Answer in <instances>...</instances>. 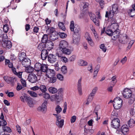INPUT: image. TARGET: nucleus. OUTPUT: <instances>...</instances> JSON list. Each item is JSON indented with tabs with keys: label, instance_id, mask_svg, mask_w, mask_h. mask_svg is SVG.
Returning a JSON list of instances; mask_svg holds the SVG:
<instances>
[{
	"label": "nucleus",
	"instance_id": "nucleus-12",
	"mask_svg": "<svg viewBox=\"0 0 135 135\" xmlns=\"http://www.w3.org/2000/svg\"><path fill=\"white\" fill-rule=\"evenodd\" d=\"M77 89L79 94L81 95L83 94L82 89L81 78H80L77 83Z\"/></svg>",
	"mask_w": 135,
	"mask_h": 135
},
{
	"label": "nucleus",
	"instance_id": "nucleus-49",
	"mask_svg": "<svg viewBox=\"0 0 135 135\" xmlns=\"http://www.w3.org/2000/svg\"><path fill=\"white\" fill-rule=\"evenodd\" d=\"M94 95L90 93L88 96L87 100L90 102H91L93 100Z\"/></svg>",
	"mask_w": 135,
	"mask_h": 135
},
{
	"label": "nucleus",
	"instance_id": "nucleus-11",
	"mask_svg": "<svg viewBox=\"0 0 135 135\" xmlns=\"http://www.w3.org/2000/svg\"><path fill=\"white\" fill-rule=\"evenodd\" d=\"M47 101H45L38 108V110L44 113L47 110Z\"/></svg>",
	"mask_w": 135,
	"mask_h": 135
},
{
	"label": "nucleus",
	"instance_id": "nucleus-42",
	"mask_svg": "<svg viewBox=\"0 0 135 135\" xmlns=\"http://www.w3.org/2000/svg\"><path fill=\"white\" fill-rule=\"evenodd\" d=\"M62 110L61 108L59 105L57 106L55 108V111L57 113L56 114H58Z\"/></svg>",
	"mask_w": 135,
	"mask_h": 135
},
{
	"label": "nucleus",
	"instance_id": "nucleus-1",
	"mask_svg": "<svg viewBox=\"0 0 135 135\" xmlns=\"http://www.w3.org/2000/svg\"><path fill=\"white\" fill-rule=\"evenodd\" d=\"M112 9L109 11H106L105 17H112L114 16L115 13L118 12V6L117 4H114L112 6Z\"/></svg>",
	"mask_w": 135,
	"mask_h": 135
},
{
	"label": "nucleus",
	"instance_id": "nucleus-54",
	"mask_svg": "<svg viewBox=\"0 0 135 135\" xmlns=\"http://www.w3.org/2000/svg\"><path fill=\"white\" fill-rule=\"evenodd\" d=\"M57 77L58 79L60 81H62L63 80V76L60 74H59L57 75Z\"/></svg>",
	"mask_w": 135,
	"mask_h": 135
},
{
	"label": "nucleus",
	"instance_id": "nucleus-36",
	"mask_svg": "<svg viewBox=\"0 0 135 135\" xmlns=\"http://www.w3.org/2000/svg\"><path fill=\"white\" fill-rule=\"evenodd\" d=\"M129 98V99L128 100V103L129 104H133L135 100V95H133Z\"/></svg>",
	"mask_w": 135,
	"mask_h": 135
},
{
	"label": "nucleus",
	"instance_id": "nucleus-38",
	"mask_svg": "<svg viewBox=\"0 0 135 135\" xmlns=\"http://www.w3.org/2000/svg\"><path fill=\"white\" fill-rule=\"evenodd\" d=\"M29 66L28 68H26V71L28 73H32L34 70V68L30 66Z\"/></svg>",
	"mask_w": 135,
	"mask_h": 135
},
{
	"label": "nucleus",
	"instance_id": "nucleus-57",
	"mask_svg": "<svg viewBox=\"0 0 135 135\" xmlns=\"http://www.w3.org/2000/svg\"><path fill=\"white\" fill-rule=\"evenodd\" d=\"M76 56L75 55H73L71 56L69 58V61L70 62L74 61L76 58Z\"/></svg>",
	"mask_w": 135,
	"mask_h": 135
},
{
	"label": "nucleus",
	"instance_id": "nucleus-59",
	"mask_svg": "<svg viewBox=\"0 0 135 135\" xmlns=\"http://www.w3.org/2000/svg\"><path fill=\"white\" fill-rule=\"evenodd\" d=\"M117 115V113L114 111H113L112 112V114L111 115V118L112 119H113L114 118H115V117H114L116 116V117Z\"/></svg>",
	"mask_w": 135,
	"mask_h": 135
},
{
	"label": "nucleus",
	"instance_id": "nucleus-55",
	"mask_svg": "<svg viewBox=\"0 0 135 135\" xmlns=\"http://www.w3.org/2000/svg\"><path fill=\"white\" fill-rule=\"evenodd\" d=\"M89 16L91 19L93 21V20L95 19V18H96L95 15L92 13H89Z\"/></svg>",
	"mask_w": 135,
	"mask_h": 135
},
{
	"label": "nucleus",
	"instance_id": "nucleus-20",
	"mask_svg": "<svg viewBox=\"0 0 135 135\" xmlns=\"http://www.w3.org/2000/svg\"><path fill=\"white\" fill-rule=\"evenodd\" d=\"M48 54L47 50H44L41 51V57L42 59L43 60L46 59L47 56Z\"/></svg>",
	"mask_w": 135,
	"mask_h": 135
},
{
	"label": "nucleus",
	"instance_id": "nucleus-51",
	"mask_svg": "<svg viewBox=\"0 0 135 135\" xmlns=\"http://www.w3.org/2000/svg\"><path fill=\"white\" fill-rule=\"evenodd\" d=\"M3 30L5 33H7L8 31L9 28L8 27V25H4L3 28Z\"/></svg>",
	"mask_w": 135,
	"mask_h": 135
},
{
	"label": "nucleus",
	"instance_id": "nucleus-56",
	"mask_svg": "<svg viewBox=\"0 0 135 135\" xmlns=\"http://www.w3.org/2000/svg\"><path fill=\"white\" fill-rule=\"evenodd\" d=\"M80 37H77L76 38H75L73 39V42L76 44H78L80 40Z\"/></svg>",
	"mask_w": 135,
	"mask_h": 135
},
{
	"label": "nucleus",
	"instance_id": "nucleus-62",
	"mask_svg": "<svg viewBox=\"0 0 135 135\" xmlns=\"http://www.w3.org/2000/svg\"><path fill=\"white\" fill-rule=\"evenodd\" d=\"M1 126H4L7 125V123L5 120L4 119L1 120Z\"/></svg>",
	"mask_w": 135,
	"mask_h": 135
},
{
	"label": "nucleus",
	"instance_id": "nucleus-32",
	"mask_svg": "<svg viewBox=\"0 0 135 135\" xmlns=\"http://www.w3.org/2000/svg\"><path fill=\"white\" fill-rule=\"evenodd\" d=\"M105 33L107 35L109 36L113 35L115 34V33L113 32L110 28V29H108L105 31Z\"/></svg>",
	"mask_w": 135,
	"mask_h": 135
},
{
	"label": "nucleus",
	"instance_id": "nucleus-7",
	"mask_svg": "<svg viewBox=\"0 0 135 135\" xmlns=\"http://www.w3.org/2000/svg\"><path fill=\"white\" fill-rule=\"evenodd\" d=\"M63 93L61 91L59 92L56 94L52 96L55 100L57 103L59 102L62 99Z\"/></svg>",
	"mask_w": 135,
	"mask_h": 135
},
{
	"label": "nucleus",
	"instance_id": "nucleus-35",
	"mask_svg": "<svg viewBox=\"0 0 135 135\" xmlns=\"http://www.w3.org/2000/svg\"><path fill=\"white\" fill-rule=\"evenodd\" d=\"M117 82V80L116 76H114L112 77V81L111 82V85H113V86H114Z\"/></svg>",
	"mask_w": 135,
	"mask_h": 135
},
{
	"label": "nucleus",
	"instance_id": "nucleus-40",
	"mask_svg": "<svg viewBox=\"0 0 135 135\" xmlns=\"http://www.w3.org/2000/svg\"><path fill=\"white\" fill-rule=\"evenodd\" d=\"M61 70L62 73L64 74H66L67 72V70L66 67L64 66L62 67Z\"/></svg>",
	"mask_w": 135,
	"mask_h": 135
},
{
	"label": "nucleus",
	"instance_id": "nucleus-2",
	"mask_svg": "<svg viewBox=\"0 0 135 135\" xmlns=\"http://www.w3.org/2000/svg\"><path fill=\"white\" fill-rule=\"evenodd\" d=\"M123 101L119 97H116L114 100L113 106L114 108L118 109L120 108L122 106Z\"/></svg>",
	"mask_w": 135,
	"mask_h": 135
},
{
	"label": "nucleus",
	"instance_id": "nucleus-43",
	"mask_svg": "<svg viewBox=\"0 0 135 135\" xmlns=\"http://www.w3.org/2000/svg\"><path fill=\"white\" fill-rule=\"evenodd\" d=\"M58 26L59 28L62 30L64 31L65 30V28L63 22H59L58 23Z\"/></svg>",
	"mask_w": 135,
	"mask_h": 135
},
{
	"label": "nucleus",
	"instance_id": "nucleus-25",
	"mask_svg": "<svg viewBox=\"0 0 135 135\" xmlns=\"http://www.w3.org/2000/svg\"><path fill=\"white\" fill-rule=\"evenodd\" d=\"M46 48L45 44L41 43L40 44L37 46L38 49L42 51L43 50H44V49Z\"/></svg>",
	"mask_w": 135,
	"mask_h": 135
},
{
	"label": "nucleus",
	"instance_id": "nucleus-21",
	"mask_svg": "<svg viewBox=\"0 0 135 135\" xmlns=\"http://www.w3.org/2000/svg\"><path fill=\"white\" fill-rule=\"evenodd\" d=\"M97 13V15L98 16V18H95V19L93 20V22L95 23L97 26H99V19L100 18L101 16H100V12H98Z\"/></svg>",
	"mask_w": 135,
	"mask_h": 135
},
{
	"label": "nucleus",
	"instance_id": "nucleus-61",
	"mask_svg": "<svg viewBox=\"0 0 135 135\" xmlns=\"http://www.w3.org/2000/svg\"><path fill=\"white\" fill-rule=\"evenodd\" d=\"M59 33L60 37L61 38H64L66 37V34L64 33L60 32Z\"/></svg>",
	"mask_w": 135,
	"mask_h": 135
},
{
	"label": "nucleus",
	"instance_id": "nucleus-63",
	"mask_svg": "<svg viewBox=\"0 0 135 135\" xmlns=\"http://www.w3.org/2000/svg\"><path fill=\"white\" fill-rule=\"evenodd\" d=\"M61 60L65 63H66L68 61V59L65 57L62 56L61 58Z\"/></svg>",
	"mask_w": 135,
	"mask_h": 135
},
{
	"label": "nucleus",
	"instance_id": "nucleus-27",
	"mask_svg": "<svg viewBox=\"0 0 135 135\" xmlns=\"http://www.w3.org/2000/svg\"><path fill=\"white\" fill-rule=\"evenodd\" d=\"M128 124L129 127H133L135 126V121L133 119H130L128 121Z\"/></svg>",
	"mask_w": 135,
	"mask_h": 135
},
{
	"label": "nucleus",
	"instance_id": "nucleus-15",
	"mask_svg": "<svg viewBox=\"0 0 135 135\" xmlns=\"http://www.w3.org/2000/svg\"><path fill=\"white\" fill-rule=\"evenodd\" d=\"M118 26L117 23H115L113 24H111L110 26V28L115 33H116V36H117L119 33V32L117 31Z\"/></svg>",
	"mask_w": 135,
	"mask_h": 135
},
{
	"label": "nucleus",
	"instance_id": "nucleus-16",
	"mask_svg": "<svg viewBox=\"0 0 135 135\" xmlns=\"http://www.w3.org/2000/svg\"><path fill=\"white\" fill-rule=\"evenodd\" d=\"M31 64V61L28 58H25L22 61V65L25 68L30 66Z\"/></svg>",
	"mask_w": 135,
	"mask_h": 135
},
{
	"label": "nucleus",
	"instance_id": "nucleus-58",
	"mask_svg": "<svg viewBox=\"0 0 135 135\" xmlns=\"http://www.w3.org/2000/svg\"><path fill=\"white\" fill-rule=\"evenodd\" d=\"M76 119V117L75 115L72 116L71 117L70 121L71 123H73L74 122Z\"/></svg>",
	"mask_w": 135,
	"mask_h": 135
},
{
	"label": "nucleus",
	"instance_id": "nucleus-33",
	"mask_svg": "<svg viewBox=\"0 0 135 135\" xmlns=\"http://www.w3.org/2000/svg\"><path fill=\"white\" fill-rule=\"evenodd\" d=\"M48 90L50 93L52 94L55 93L57 91V89L53 87H50L49 88Z\"/></svg>",
	"mask_w": 135,
	"mask_h": 135
},
{
	"label": "nucleus",
	"instance_id": "nucleus-23",
	"mask_svg": "<svg viewBox=\"0 0 135 135\" xmlns=\"http://www.w3.org/2000/svg\"><path fill=\"white\" fill-rule=\"evenodd\" d=\"M63 53L67 55H69L71 54V50L67 48L63 49L60 50Z\"/></svg>",
	"mask_w": 135,
	"mask_h": 135
},
{
	"label": "nucleus",
	"instance_id": "nucleus-29",
	"mask_svg": "<svg viewBox=\"0 0 135 135\" xmlns=\"http://www.w3.org/2000/svg\"><path fill=\"white\" fill-rule=\"evenodd\" d=\"M42 43L45 44L48 41V35L46 34H44L41 40Z\"/></svg>",
	"mask_w": 135,
	"mask_h": 135
},
{
	"label": "nucleus",
	"instance_id": "nucleus-18",
	"mask_svg": "<svg viewBox=\"0 0 135 135\" xmlns=\"http://www.w3.org/2000/svg\"><path fill=\"white\" fill-rule=\"evenodd\" d=\"M24 98L25 100L27 102L28 106L31 107H33V104L31 98L27 96H25Z\"/></svg>",
	"mask_w": 135,
	"mask_h": 135
},
{
	"label": "nucleus",
	"instance_id": "nucleus-10",
	"mask_svg": "<svg viewBox=\"0 0 135 135\" xmlns=\"http://www.w3.org/2000/svg\"><path fill=\"white\" fill-rule=\"evenodd\" d=\"M129 131L128 126L126 125H123L122 126L121 128L119 129H118L116 131V133H118L121 132L124 134H126Z\"/></svg>",
	"mask_w": 135,
	"mask_h": 135
},
{
	"label": "nucleus",
	"instance_id": "nucleus-22",
	"mask_svg": "<svg viewBox=\"0 0 135 135\" xmlns=\"http://www.w3.org/2000/svg\"><path fill=\"white\" fill-rule=\"evenodd\" d=\"M46 48H47L48 50H50L53 48L54 44L52 41H48L45 44Z\"/></svg>",
	"mask_w": 135,
	"mask_h": 135
},
{
	"label": "nucleus",
	"instance_id": "nucleus-13",
	"mask_svg": "<svg viewBox=\"0 0 135 135\" xmlns=\"http://www.w3.org/2000/svg\"><path fill=\"white\" fill-rule=\"evenodd\" d=\"M3 41L2 45L3 47L8 49L11 48L12 45L11 42L10 41L3 39Z\"/></svg>",
	"mask_w": 135,
	"mask_h": 135
},
{
	"label": "nucleus",
	"instance_id": "nucleus-4",
	"mask_svg": "<svg viewBox=\"0 0 135 135\" xmlns=\"http://www.w3.org/2000/svg\"><path fill=\"white\" fill-rule=\"evenodd\" d=\"M53 115L55 116L56 118V124L59 128H62L64 125V120L61 119V116L60 115L56 114H53Z\"/></svg>",
	"mask_w": 135,
	"mask_h": 135
},
{
	"label": "nucleus",
	"instance_id": "nucleus-64",
	"mask_svg": "<svg viewBox=\"0 0 135 135\" xmlns=\"http://www.w3.org/2000/svg\"><path fill=\"white\" fill-rule=\"evenodd\" d=\"M85 37L87 40H89V39H91V38L90 36L89 33L88 32H86L85 33Z\"/></svg>",
	"mask_w": 135,
	"mask_h": 135
},
{
	"label": "nucleus",
	"instance_id": "nucleus-46",
	"mask_svg": "<svg viewBox=\"0 0 135 135\" xmlns=\"http://www.w3.org/2000/svg\"><path fill=\"white\" fill-rule=\"evenodd\" d=\"M4 79L5 81L7 83L10 82L12 80V78L9 76H5L4 77Z\"/></svg>",
	"mask_w": 135,
	"mask_h": 135
},
{
	"label": "nucleus",
	"instance_id": "nucleus-48",
	"mask_svg": "<svg viewBox=\"0 0 135 135\" xmlns=\"http://www.w3.org/2000/svg\"><path fill=\"white\" fill-rule=\"evenodd\" d=\"M98 88L97 87H95L93 89L91 92L90 93L95 96L97 91L98 90Z\"/></svg>",
	"mask_w": 135,
	"mask_h": 135
},
{
	"label": "nucleus",
	"instance_id": "nucleus-8",
	"mask_svg": "<svg viewBox=\"0 0 135 135\" xmlns=\"http://www.w3.org/2000/svg\"><path fill=\"white\" fill-rule=\"evenodd\" d=\"M40 68H39L37 73L36 74L38 76L41 75L42 72H45L47 70V66L45 64H42L40 66Z\"/></svg>",
	"mask_w": 135,
	"mask_h": 135
},
{
	"label": "nucleus",
	"instance_id": "nucleus-31",
	"mask_svg": "<svg viewBox=\"0 0 135 135\" xmlns=\"http://www.w3.org/2000/svg\"><path fill=\"white\" fill-rule=\"evenodd\" d=\"M25 54L24 52L21 53L20 54H19L18 55V59L19 60L22 61L25 58Z\"/></svg>",
	"mask_w": 135,
	"mask_h": 135
},
{
	"label": "nucleus",
	"instance_id": "nucleus-30",
	"mask_svg": "<svg viewBox=\"0 0 135 135\" xmlns=\"http://www.w3.org/2000/svg\"><path fill=\"white\" fill-rule=\"evenodd\" d=\"M78 64L80 66H85L87 65V63L86 61L82 60H80L78 62Z\"/></svg>",
	"mask_w": 135,
	"mask_h": 135
},
{
	"label": "nucleus",
	"instance_id": "nucleus-37",
	"mask_svg": "<svg viewBox=\"0 0 135 135\" xmlns=\"http://www.w3.org/2000/svg\"><path fill=\"white\" fill-rule=\"evenodd\" d=\"M49 79H48L49 82L53 83L55 82L56 81V77L54 76L50 77L48 78Z\"/></svg>",
	"mask_w": 135,
	"mask_h": 135
},
{
	"label": "nucleus",
	"instance_id": "nucleus-5",
	"mask_svg": "<svg viewBox=\"0 0 135 135\" xmlns=\"http://www.w3.org/2000/svg\"><path fill=\"white\" fill-rule=\"evenodd\" d=\"M119 119L118 118H114L112 120L111 126L113 128L117 129L120 126Z\"/></svg>",
	"mask_w": 135,
	"mask_h": 135
},
{
	"label": "nucleus",
	"instance_id": "nucleus-45",
	"mask_svg": "<svg viewBox=\"0 0 135 135\" xmlns=\"http://www.w3.org/2000/svg\"><path fill=\"white\" fill-rule=\"evenodd\" d=\"M28 92L30 95L33 97H36L37 96V94L35 92L33 91H28Z\"/></svg>",
	"mask_w": 135,
	"mask_h": 135
},
{
	"label": "nucleus",
	"instance_id": "nucleus-26",
	"mask_svg": "<svg viewBox=\"0 0 135 135\" xmlns=\"http://www.w3.org/2000/svg\"><path fill=\"white\" fill-rule=\"evenodd\" d=\"M42 64L39 62H37L34 65V69L35 71L34 72L37 73L39 68H40V66H41Z\"/></svg>",
	"mask_w": 135,
	"mask_h": 135
},
{
	"label": "nucleus",
	"instance_id": "nucleus-14",
	"mask_svg": "<svg viewBox=\"0 0 135 135\" xmlns=\"http://www.w3.org/2000/svg\"><path fill=\"white\" fill-rule=\"evenodd\" d=\"M68 46V43L66 41L62 40L60 41L59 44V49L60 50L65 48H67Z\"/></svg>",
	"mask_w": 135,
	"mask_h": 135
},
{
	"label": "nucleus",
	"instance_id": "nucleus-39",
	"mask_svg": "<svg viewBox=\"0 0 135 135\" xmlns=\"http://www.w3.org/2000/svg\"><path fill=\"white\" fill-rule=\"evenodd\" d=\"M79 18L80 19H84L86 22L88 21V20L87 19L86 17L85 16V15L84 13H81L79 16Z\"/></svg>",
	"mask_w": 135,
	"mask_h": 135
},
{
	"label": "nucleus",
	"instance_id": "nucleus-50",
	"mask_svg": "<svg viewBox=\"0 0 135 135\" xmlns=\"http://www.w3.org/2000/svg\"><path fill=\"white\" fill-rule=\"evenodd\" d=\"M134 41L133 40H131L129 43V45L127 47V49H130L132 47V45L134 43Z\"/></svg>",
	"mask_w": 135,
	"mask_h": 135
},
{
	"label": "nucleus",
	"instance_id": "nucleus-53",
	"mask_svg": "<svg viewBox=\"0 0 135 135\" xmlns=\"http://www.w3.org/2000/svg\"><path fill=\"white\" fill-rule=\"evenodd\" d=\"M6 93L7 94V96L9 97H12L14 96V94L13 92H6Z\"/></svg>",
	"mask_w": 135,
	"mask_h": 135
},
{
	"label": "nucleus",
	"instance_id": "nucleus-34",
	"mask_svg": "<svg viewBox=\"0 0 135 135\" xmlns=\"http://www.w3.org/2000/svg\"><path fill=\"white\" fill-rule=\"evenodd\" d=\"M100 66L99 65H97L95 68L94 73V77H95L97 76L98 72L100 69Z\"/></svg>",
	"mask_w": 135,
	"mask_h": 135
},
{
	"label": "nucleus",
	"instance_id": "nucleus-44",
	"mask_svg": "<svg viewBox=\"0 0 135 135\" xmlns=\"http://www.w3.org/2000/svg\"><path fill=\"white\" fill-rule=\"evenodd\" d=\"M128 13L131 17H132L135 16V10L132 9L129 11Z\"/></svg>",
	"mask_w": 135,
	"mask_h": 135
},
{
	"label": "nucleus",
	"instance_id": "nucleus-60",
	"mask_svg": "<svg viewBox=\"0 0 135 135\" xmlns=\"http://www.w3.org/2000/svg\"><path fill=\"white\" fill-rule=\"evenodd\" d=\"M43 97L45 99H49L50 98V95L49 94L47 93H45L43 94Z\"/></svg>",
	"mask_w": 135,
	"mask_h": 135
},
{
	"label": "nucleus",
	"instance_id": "nucleus-17",
	"mask_svg": "<svg viewBox=\"0 0 135 135\" xmlns=\"http://www.w3.org/2000/svg\"><path fill=\"white\" fill-rule=\"evenodd\" d=\"M56 57L55 55L49 54L48 56V60L50 63H53L56 61Z\"/></svg>",
	"mask_w": 135,
	"mask_h": 135
},
{
	"label": "nucleus",
	"instance_id": "nucleus-41",
	"mask_svg": "<svg viewBox=\"0 0 135 135\" xmlns=\"http://www.w3.org/2000/svg\"><path fill=\"white\" fill-rule=\"evenodd\" d=\"M3 129L4 132H7L10 133L11 132V130L10 128L7 126L3 127Z\"/></svg>",
	"mask_w": 135,
	"mask_h": 135
},
{
	"label": "nucleus",
	"instance_id": "nucleus-24",
	"mask_svg": "<svg viewBox=\"0 0 135 135\" xmlns=\"http://www.w3.org/2000/svg\"><path fill=\"white\" fill-rule=\"evenodd\" d=\"M58 35L56 32H52L51 33L50 35V39L52 41H55L57 39Z\"/></svg>",
	"mask_w": 135,
	"mask_h": 135
},
{
	"label": "nucleus",
	"instance_id": "nucleus-3",
	"mask_svg": "<svg viewBox=\"0 0 135 135\" xmlns=\"http://www.w3.org/2000/svg\"><path fill=\"white\" fill-rule=\"evenodd\" d=\"M70 28L71 31H73L75 34L78 33L80 31L79 26L76 25L74 26V22L73 21L70 22Z\"/></svg>",
	"mask_w": 135,
	"mask_h": 135
},
{
	"label": "nucleus",
	"instance_id": "nucleus-19",
	"mask_svg": "<svg viewBox=\"0 0 135 135\" xmlns=\"http://www.w3.org/2000/svg\"><path fill=\"white\" fill-rule=\"evenodd\" d=\"M46 72V75L48 78L54 76L55 75V71L52 69H47Z\"/></svg>",
	"mask_w": 135,
	"mask_h": 135
},
{
	"label": "nucleus",
	"instance_id": "nucleus-28",
	"mask_svg": "<svg viewBox=\"0 0 135 135\" xmlns=\"http://www.w3.org/2000/svg\"><path fill=\"white\" fill-rule=\"evenodd\" d=\"M39 89L43 93H45L47 91L46 86L44 85H41L39 86Z\"/></svg>",
	"mask_w": 135,
	"mask_h": 135
},
{
	"label": "nucleus",
	"instance_id": "nucleus-9",
	"mask_svg": "<svg viewBox=\"0 0 135 135\" xmlns=\"http://www.w3.org/2000/svg\"><path fill=\"white\" fill-rule=\"evenodd\" d=\"M32 73L31 74L29 75L27 78L28 80L31 83H36L37 81V78L36 75V73Z\"/></svg>",
	"mask_w": 135,
	"mask_h": 135
},
{
	"label": "nucleus",
	"instance_id": "nucleus-47",
	"mask_svg": "<svg viewBox=\"0 0 135 135\" xmlns=\"http://www.w3.org/2000/svg\"><path fill=\"white\" fill-rule=\"evenodd\" d=\"M100 48L104 52H105L106 51L107 48L104 44H101L100 46Z\"/></svg>",
	"mask_w": 135,
	"mask_h": 135
},
{
	"label": "nucleus",
	"instance_id": "nucleus-52",
	"mask_svg": "<svg viewBox=\"0 0 135 135\" xmlns=\"http://www.w3.org/2000/svg\"><path fill=\"white\" fill-rule=\"evenodd\" d=\"M109 18H111L110 22L111 23V24H113L115 23H117L114 17L113 16L112 17H109Z\"/></svg>",
	"mask_w": 135,
	"mask_h": 135
},
{
	"label": "nucleus",
	"instance_id": "nucleus-6",
	"mask_svg": "<svg viewBox=\"0 0 135 135\" xmlns=\"http://www.w3.org/2000/svg\"><path fill=\"white\" fill-rule=\"evenodd\" d=\"M123 97L126 98H129L132 95V90L127 88L124 89L123 92Z\"/></svg>",
	"mask_w": 135,
	"mask_h": 135
}]
</instances>
